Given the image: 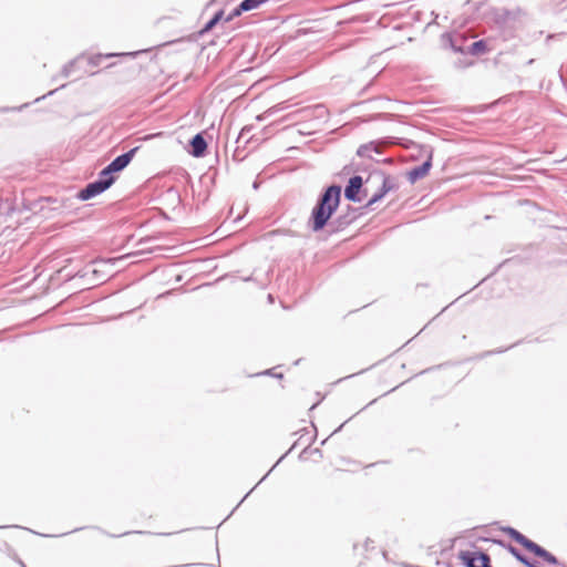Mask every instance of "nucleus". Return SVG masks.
<instances>
[{
  "mask_svg": "<svg viewBox=\"0 0 567 567\" xmlns=\"http://www.w3.org/2000/svg\"><path fill=\"white\" fill-rule=\"evenodd\" d=\"M207 151V142L203 133L195 134L189 141L188 153L196 158L203 157Z\"/></svg>",
  "mask_w": 567,
  "mask_h": 567,
  "instance_id": "6e6552de",
  "label": "nucleus"
},
{
  "mask_svg": "<svg viewBox=\"0 0 567 567\" xmlns=\"http://www.w3.org/2000/svg\"><path fill=\"white\" fill-rule=\"evenodd\" d=\"M284 458H285V455H281V456L277 460V463H280Z\"/></svg>",
  "mask_w": 567,
  "mask_h": 567,
  "instance_id": "c756f323",
  "label": "nucleus"
},
{
  "mask_svg": "<svg viewBox=\"0 0 567 567\" xmlns=\"http://www.w3.org/2000/svg\"><path fill=\"white\" fill-rule=\"evenodd\" d=\"M363 372H365V369L360 370L359 374H362Z\"/></svg>",
  "mask_w": 567,
  "mask_h": 567,
  "instance_id": "ea45409f",
  "label": "nucleus"
},
{
  "mask_svg": "<svg viewBox=\"0 0 567 567\" xmlns=\"http://www.w3.org/2000/svg\"><path fill=\"white\" fill-rule=\"evenodd\" d=\"M534 61H535L534 59H530V60L527 61V64L530 65V64L534 63Z\"/></svg>",
  "mask_w": 567,
  "mask_h": 567,
  "instance_id": "72a5a7b5",
  "label": "nucleus"
},
{
  "mask_svg": "<svg viewBox=\"0 0 567 567\" xmlns=\"http://www.w3.org/2000/svg\"><path fill=\"white\" fill-rule=\"evenodd\" d=\"M138 146L131 148L130 151L116 156L109 166L112 168L114 173H120L124 168L128 166L131 161L133 159L135 153L138 151Z\"/></svg>",
  "mask_w": 567,
  "mask_h": 567,
  "instance_id": "0eeeda50",
  "label": "nucleus"
},
{
  "mask_svg": "<svg viewBox=\"0 0 567 567\" xmlns=\"http://www.w3.org/2000/svg\"><path fill=\"white\" fill-rule=\"evenodd\" d=\"M224 17V11L218 10L203 27L199 34L209 32Z\"/></svg>",
  "mask_w": 567,
  "mask_h": 567,
  "instance_id": "a211bd4d",
  "label": "nucleus"
},
{
  "mask_svg": "<svg viewBox=\"0 0 567 567\" xmlns=\"http://www.w3.org/2000/svg\"><path fill=\"white\" fill-rule=\"evenodd\" d=\"M114 172L112 171V168L107 165L105 166L97 175V179L100 182L103 183V185L105 186V188H110L114 182H115V176H114Z\"/></svg>",
  "mask_w": 567,
  "mask_h": 567,
  "instance_id": "4468645a",
  "label": "nucleus"
},
{
  "mask_svg": "<svg viewBox=\"0 0 567 567\" xmlns=\"http://www.w3.org/2000/svg\"><path fill=\"white\" fill-rule=\"evenodd\" d=\"M284 458H285V455H281V456L277 460V463H280Z\"/></svg>",
  "mask_w": 567,
  "mask_h": 567,
  "instance_id": "7c9ffc66",
  "label": "nucleus"
},
{
  "mask_svg": "<svg viewBox=\"0 0 567 567\" xmlns=\"http://www.w3.org/2000/svg\"><path fill=\"white\" fill-rule=\"evenodd\" d=\"M301 114L303 118H315L324 122L328 120L329 111L326 105L316 104L313 106L301 110Z\"/></svg>",
  "mask_w": 567,
  "mask_h": 567,
  "instance_id": "9b49d317",
  "label": "nucleus"
},
{
  "mask_svg": "<svg viewBox=\"0 0 567 567\" xmlns=\"http://www.w3.org/2000/svg\"><path fill=\"white\" fill-rule=\"evenodd\" d=\"M487 51V43L485 40L474 41L466 47V53L471 55H480Z\"/></svg>",
  "mask_w": 567,
  "mask_h": 567,
  "instance_id": "2eb2a0df",
  "label": "nucleus"
},
{
  "mask_svg": "<svg viewBox=\"0 0 567 567\" xmlns=\"http://www.w3.org/2000/svg\"><path fill=\"white\" fill-rule=\"evenodd\" d=\"M527 550L533 553L535 556L542 558L548 565L558 567L564 566V564L560 563L551 553H549L535 542L532 543Z\"/></svg>",
  "mask_w": 567,
  "mask_h": 567,
  "instance_id": "9d476101",
  "label": "nucleus"
},
{
  "mask_svg": "<svg viewBox=\"0 0 567 567\" xmlns=\"http://www.w3.org/2000/svg\"><path fill=\"white\" fill-rule=\"evenodd\" d=\"M432 167V155L429 156L426 161H424L421 165L413 167L409 174L408 178L413 184L416 181L423 178L430 172Z\"/></svg>",
  "mask_w": 567,
  "mask_h": 567,
  "instance_id": "f8f14e48",
  "label": "nucleus"
},
{
  "mask_svg": "<svg viewBox=\"0 0 567 567\" xmlns=\"http://www.w3.org/2000/svg\"><path fill=\"white\" fill-rule=\"evenodd\" d=\"M296 445H297V442H296V443H293V445H291V447H290V450H289L288 452H290L291 450H293V449L296 447Z\"/></svg>",
  "mask_w": 567,
  "mask_h": 567,
  "instance_id": "f704fd0d",
  "label": "nucleus"
},
{
  "mask_svg": "<svg viewBox=\"0 0 567 567\" xmlns=\"http://www.w3.org/2000/svg\"><path fill=\"white\" fill-rule=\"evenodd\" d=\"M284 458H285V455H281V456L277 460V463H280Z\"/></svg>",
  "mask_w": 567,
  "mask_h": 567,
  "instance_id": "473e14b6",
  "label": "nucleus"
},
{
  "mask_svg": "<svg viewBox=\"0 0 567 567\" xmlns=\"http://www.w3.org/2000/svg\"><path fill=\"white\" fill-rule=\"evenodd\" d=\"M527 21V14L520 9H503L495 14L494 19V22L504 40H509L516 37L517 32L526 25Z\"/></svg>",
  "mask_w": 567,
  "mask_h": 567,
  "instance_id": "f03ea898",
  "label": "nucleus"
},
{
  "mask_svg": "<svg viewBox=\"0 0 567 567\" xmlns=\"http://www.w3.org/2000/svg\"><path fill=\"white\" fill-rule=\"evenodd\" d=\"M284 458H285V455H281V456L277 460V463H280Z\"/></svg>",
  "mask_w": 567,
  "mask_h": 567,
  "instance_id": "c85d7f7f",
  "label": "nucleus"
},
{
  "mask_svg": "<svg viewBox=\"0 0 567 567\" xmlns=\"http://www.w3.org/2000/svg\"><path fill=\"white\" fill-rule=\"evenodd\" d=\"M343 424L342 425H339V427L336 430V432L340 431L342 429Z\"/></svg>",
  "mask_w": 567,
  "mask_h": 567,
  "instance_id": "4c0bfd02",
  "label": "nucleus"
},
{
  "mask_svg": "<svg viewBox=\"0 0 567 567\" xmlns=\"http://www.w3.org/2000/svg\"><path fill=\"white\" fill-rule=\"evenodd\" d=\"M503 532L506 535H508L514 542L522 545L526 550L533 543V540H530L529 538H527L525 535H523L520 532H518L517 529H515L513 527H509V526L504 527Z\"/></svg>",
  "mask_w": 567,
  "mask_h": 567,
  "instance_id": "ddd939ff",
  "label": "nucleus"
},
{
  "mask_svg": "<svg viewBox=\"0 0 567 567\" xmlns=\"http://www.w3.org/2000/svg\"><path fill=\"white\" fill-rule=\"evenodd\" d=\"M495 544L502 546V547H505L507 549V551L516 559L518 560L520 564H523L524 566L526 567H542L539 565V563L537 561H533L530 560L529 558H527L525 555H523L520 553V550H518L516 547H514L513 545L511 544H505L503 540H499V539H494L493 540Z\"/></svg>",
  "mask_w": 567,
  "mask_h": 567,
  "instance_id": "1a4fd4ad",
  "label": "nucleus"
},
{
  "mask_svg": "<svg viewBox=\"0 0 567 567\" xmlns=\"http://www.w3.org/2000/svg\"><path fill=\"white\" fill-rule=\"evenodd\" d=\"M44 97H45V95L42 96V99H44ZM40 100H41V97H38V99H35V102H39Z\"/></svg>",
  "mask_w": 567,
  "mask_h": 567,
  "instance_id": "e433bc0d",
  "label": "nucleus"
},
{
  "mask_svg": "<svg viewBox=\"0 0 567 567\" xmlns=\"http://www.w3.org/2000/svg\"><path fill=\"white\" fill-rule=\"evenodd\" d=\"M458 558L465 567H492L489 555L483 551H461Z\"/></svg>",
  "mask_w": 567,
  "mask_h": 567,
  "instance_id": "7ed1b4c3",
  "label": "nucleus"
},
{
  "mask_svg": "<svg viewBox=\"0 0 567 567\" xmlns=\"http://www.w3.org/2000/svg\"><path fill=\"white\" fill-rule=\"evenodd\" d=\"M371 152L379 153L380 148L379 145L374 142H369L367 144H362L357 150V155L359 157H368L371 158Z\"/></svg>",
  "mask_w": 567,
  "mask_h": 567,
  "instance_id": "dca6fc26",
  "label": "nucleus"
},
{
  "mask_svg": "<svg viewBox=\"0 0 567 567\" xmlns=\"http://www.w3.org/2000/svg\"><path fill=\"white\" fill-rule=\"evenodd\" d=\"M124 313H121L120 316H116V317H110L109 319H112V320H115V319H120V317H122Z\"/></svg>",
  "mask_w": 567,
  "mask_h": 567,
  "instance_id": "bb28decb",
  "label": "nucleus"
},
{
  "mask_svg": "<svg viewBox=\"0 0 567 567\" xmlns=\"http://www.w3.org/2000/svg\"><path fill=\"white\" fill-rule=\"evenodd\" d=\"M243 12H247V9L241 8V2L233 10V12L225 18V22L231 21L235 17L240 16Z\"/></svg>",
  "mask_w": 567,
  "mask_h": 567,
  "instance_id": "4be33fe9",
  "label": "nucleus"
},
{
  "mask_svg": "<svg viewBox=\"0 0 567 567\" xmlns=\"http://www.w3.org/2000/svg\"><path fill=\"white\" fill-rule=\"evenodd\" d=\"M341 200V186L332 184L328 186L318 197L311 215L308 219V227L318 233L322 230L332 215L337 212Z\"/></svg>",
  "mask_w": 567,
  "mask_h": 567,
  "instance_id": "f257e3e1",
  "label": "nucleus"
},
{
  "mask_svg": "<svg viewBox=\"0 0 567 567\" xmlns=\"http://www.w3.org/2000/svg\"><path fill=\"white\" fill-rule=\"evenodd\" d=\"M467 39L462 34L443 33L441 43L444 49L451 50L454 53H466Z\"/></svg>",
  "mask_w": 567,
  "mask_h": 567,
  "instance_id": "20e7f679",
  "label": "nucleus"
},
{
  "mask_svg": "<svg viewBox=\"0 0 567 567\" xmlns=\"http://www.w3.org/2000/svg\"><path fill=\"white\" fill-rule=\"evenodd\" d=\"M363 372H365V369L360 370L359 374H362Z\"/></svg>",
  "mask_w": 567,
  "mask_h": 567,
  "instance_id": "58836bf2",
  "label": "nucleus"
},
{
  "mask_svg": "<svg viewBox=\"0 0 567 567\" xmlns=\"http://www.w3.org/2000/svg\"><path fill=\"white\" fill-rule=\"evenodd\" d=\"M386 194L383 193L381 189H379L370 199L369 202L367 203L365 207H370L372 206L373 204L378 203L379 200H381Z\"/></svg>",
  "mask_w": 567,
  "mask_h": 567,
  "instance_id": "5701e85b",
  "label": "nucleus"
},
{
  "mask_svg": "<svg viewBox=\"0 0 567 567\" xmlns=\"http://www.w3.org/2000/svg\"><path fill=\"white\" fill-rule=\"evenodd\" d=\"M83 55H79L76 56L75 59L71 60L70 62H68L66 64L63 65L62 70H61V75L63 78H68L71 75L72 71H73V68L76 63H79L81 60H82Z\"/></svg>",
  "mask_w": 567,
  "mask_h": 567,
  "instance_id": "6ab92c4d",
  "label": "nucleus"
},
{
  "mask_svg": "<svg viewBox=\"0 0 567 567\" xmlns=\"http://www.w3.org/2000/svg\"><path fill=\"white\" fill-rule=\"evenodd\" d=\"M268 0H243L241 8L247 9V11L259 8L261 4L266 3Z\"/></svg>",
  "mask_w": 567,
  "mask_h": 567,
  "instance_id": "aec40b11",
  "label": "nucleus"
},
{
  "mask_svg": "<svg viewBox=\"0 0 567 567\" xmlns=\"http://www.w3.org/2000/svg\"><path fill=\"white\" fill-rule=\"evenodd\" d=\"M363 185V179L360 175H354L349 178L348 184L344 188V197L349 202L360 203L362 199L360 197V190Z\"/></svg>",
  "mask_w": 567,
  "mask_h": 567,
  "instance_id": "39448f33",
  "label": "nucleus"
},
{
  "mask_svg": "<svg viewBox=\"0 0 567 567\" xmlns=\"http://www.w3.org/2000/svg\"><path fill=\"white\" fill-rule=\"evenodd\" d=\"M284 458H285V455H281V456L277 460V463H280Z\"/></svg>",
  "mask_w": 567,
  "mask_h": 567,
  "instance_id": "2f4dec72",
  "label": "nucleus"
},
{
  "mask_svg": "<svg viewBox=\"0 0 567 567\" xmlns=\"http://www.w3.org/2000/svg\"><path fill=\"white\" fill-rule=\"evenodd\" d=\"M133 54L134 53H123L122 55H133ZM117 55H118L117 53H107V54L97 53V54L89 56L87 63L91 66H99L101 64L102 60L117 56Z\"/></svg>",
  "mask_w": 567,
  "mask_h": 567,
  "instance_id": "f3484780",
  "label": "nucleus"
},
{
  "mask_svg": "<svg viewBox=\"0 0 567 567\" xmlns=\"http://www.w3.org/2000/svg\"><path fill=\"white\" fill-rule=\"evenodd\" d=\"M260 374L272 375V377H276V378H282V374H274L272 373V369H268V370L261 372Z\"/></svg>",
  "mask_w": 567,
  "mask_h": 567,
  "instance_id": "393cba45",
  "label": "nucleus"
},
{
  "mask_svg": "<svg viewBox=\"0 0 567 567\" xmlns=\"http://www.w3.org/2000/svg\"><path fill=\"white\" fill-rule=\"evenodd\" d=\"M396 187L394 181L390 176H384L381 185V190L385 194L393 190Z\"/></svg>",
  "mask_w": 567,
  "mask_h": 567,
  "instance_id": "412c9836",
  "label": "nucleus"
},
{
  "mask_svg": "<svg viewBox=\"0 0 567 567\" xmlns=\"http://www.w3.org/2000/svg\"><path fill=\"white\" fill-rule=\"evenodd\" d=\"M24 106H27V104H24L22 106H18V107L3 106V107H0V113H8V112H12V111H21Z\"/></svg>",
  "mask_w": 567,
  "mask_h": 567,
  "instance_id": "b1692460",
  "label": "nucleus"
},
{
  "mask_svg": "<svg viewBox=\"0 0 567 567\" xmlns=\"http://www.w3.org/2000/svg\"><path fill=\"white\" fill-rule=\"evenodd\" d=\"M106 189L107 188H105L102 182L95 179L94 182L89 183L78 193V198L82 202H85L104 193Z\"/></svg>",
  "mask_w": 567,
  "mask_h": 567,
  "instance_id": "423d86ee",
  "label": "nucleus"
},
{
  "mask_svg": "<svg viewBox=\"0 0 567 567\" xmlns=\"http://www.w3.org/2000/svg\"><path fill=\"white\" fill-rule=\"evenodd\" d=\"M268 301L272 302L274 301V297L272 295H268Z\"/></svg>",
  "mask_w": 567,
  "mask_h": 567,
  "instance_id": "cd10ccee",
  "label": "nucleus"
},
{
  "mask_svg": "<svg viewBox=\"0 0 567 567\" xmlns=\"http://www.w3.org/2000/svg\"><path fill=\"white\" fill-rule=\"evenodd\" d=\"M132 533L133 532H126V533L117 535L116 537L125 536V535H128V534H132ZM135 533L136 534H147L148 532L136 530Z\"/></svg>",
  "mask_w": 567,
  "mask_h": 567,
  "instance_id": "a878e982",
  "label": "nucleus"
},
{
  "mask_svg": "<svg viewBox=\"0 0 567 567\" xmlns=\"http://www.w3.org/2000/svg\"><path fill=\"white\" fill-rule=\"evenodd\" d=\"M310 443H311V442H308V443H307V446H306V449L303 450V452H306V451H307L308 446H310Z\"/></svg>",
  "mask_w": 567,
  "mask_h": 567,
  "instance_id": "c9c22d12",
  "label": "nucleus"
},
{
  "mask_svg": "<svg viewBox=\"0 0 567 567\" xmlns=\"http://www.w3.org/2000/svg\"><path fill=\"white\" fill-rule=\"evenodd\" d=\"M363 372H365V369L360 370L359 374H362Z\"/></svg>",
  "mask_w": 567,
  "mask_h": 567,
  "instance_id": "a19ab883",
  "label": "nucleus"
}]
</instances>
